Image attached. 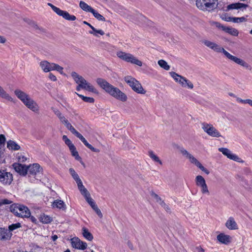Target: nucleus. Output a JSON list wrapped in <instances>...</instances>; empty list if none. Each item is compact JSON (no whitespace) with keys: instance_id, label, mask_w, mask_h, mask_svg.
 I'll return each mask as SVG.
<instances>
[{"instance_id":"obj_46","label":"nucleus","mask_w":252,"mask_h":252,"mask_svg":"<svg viewBox=\"0 0 252 252\" xmlns=\"http://www.w3.org/2000/svg\"><path fill=\"white\" fill-rule=\"evenodd\" d=\"M180 151L181 153L183 155L186 156L188 158H189L191 156V154H189L186 150H185L184 148H181L180 149Z\"/></svg>"},{"instance_id":"obj_42","label":"nucleus","mask_w":252,"mask_h":252,"mask_svg":"<svg viewBox=\"0 0 252 252\" xmlns=\"http://www.w3.org/2000/svg\"><path fill=\"white\" fill-rule=\"evenodd\" d=\"M53 110L54 113L58 116L61 121H62L63 120H64L65 117L62 115V114L59 110L56 109H53Z\"/></svg>"},{"instance_id":"obj_59","label":"nucleus","mask_w":252,"mask_h":252,"mask_svg":"<svg viewBox=\"0 0 252 252\" xmlns=\"http://www.w3.org/2000/svg\"><path fill=\"white\" fill-rule=\"evenodd\" d=\"M49 78L53 81H56L57 80V78L55 75H54L52 73H50L49 74Z\"/></svg>"},{"instance_id":"obj_13","label":"nucleus","mask_w":252,"mask_h":252,"mask_svg":"<svg viewBox=\"0 0 252 252\" xmlns=\"http://www.w3.org/2000/svg\"><path fill=\"white\" fill-rule=\"evenodd\" d=\"M71 243L73 248L78 250H84L87 247V244L86 242L81 241L77 237L71 239Z\"/></svg>"},{"instance_id":"obj_64","label":"nucleus","mask_w":252,"mask_h":252,"mask_svg":"<svg viewBox=\"0 0 252 252\" xmlns=\"http://www.w3.org/2000/svg\"><path fill=\"white\" fill-rule=\"evenodd\" d=\"M28 218H30V220L33 223H36L37 222V220L36 219V218L35 217H34L33 216H31V215L30 216V217H29Z\"/></svg>"},{"instance_id":"obj_43","label":"nucleus","mask_w":252,"mask_h":252,"mask_svg":"<svg viewBox=\"0 0 252 252\" xmlns=\"http://www.w3.org/2000/svg\"><path fill=\"white\" fill-rule=\"evenodd\" d=\"M78 189L84 196L89 195L90 193L84 186H82V188H80Z\"/></svg>"},{"instance_id":"obj_22","label":"nucleus","mask_w":252,"mask_h":252,"mask_svg":"<svg viewBox=\"0 0 252 252\" xmlns=\"http://www.w3.org/2000/svg\"><path fill=\"white\" fill-rule=\"evenodd\" d=\"M226 227L230 230H235L238 229V226L234 219L230 217L225 223Z\"/></svg>"},{"instance_id":"obj_1","label":"nucleus","mask_w":252,"mask_h":252,"mask_svg":"<svg viewBox=\"0 0 252 252\" xmlns=\"http://www.w3.org/2000/svg\"><path fill=\"white\" fill-rule=\"evenodd\" d=\"M96 82L102 89L113 97L123 102L127 100V97L125 93L119 88L114 87L104 79L98 78L96 79Z\"/></svg>"},{"instance_id":"obj_53","label":"nucleus","mask_w":252,"mask_h":252,"mask_svg":"<svg viewBox=\"0 0 252 252\" xmlns=\"http://www.w3.org/2000/svg\"><path fill=\"white\" fill-rule=\"evenodd\" d=\"M66 127L73 134L76 130L72 126L71 124L69 123L67 125H65Z\"/></svg>"},{"instance_id":"obj_63","label":"nucleus","mask_w":252,"mask_h":252,"mask_svg":"<svg viewBox=\"0 0 252 252\" xmlns=\"http://www.w3.org/2000/svg\"><path fill=\"white\" fill-rule=\"evenodd\" d=\"M236 100H237V101H238L239 102H241L242 103H244V104L247 103V99H242L239 97H237L236 98Z\"/></svg>"},{"instance_id":"obj_61","label":"nucleus","mask_w":252,"mask_h":252,"mask_svg":"<svg viewBox=\"0 0 252 252\" xmlns=\"http://www.w3.org/2000/svg\"><path fill=\"white\" fill-rule=\"evenodd\" d=\"M222 20L227 21V22H230L232 21V17H229V16H225L224 17L221 18Z\"/></svg>"},{"instance_id":"obj_50","label":"nucleus","mask_w":252,"mask_h":252,"mask_svg":"<svg viewBox=\"0 0 252 252\" xmlns=\"http://www.w3.org/2000/svg\"><path fill=\"white\" fill-rule=\"evenodd\" d=\"M77 137L79 138V139L83 142L86 139L83 136L82 134H81L77 130L73 133Z\"/></svg>"},{"instance_id":"obj_17","label":"nucleus","mask_w":252,"mask_h":252,"mask_svg":"<svg viewBox=\"0 0 252 252\" xmlns=\"http://www.w3.org/2000/svg\"><path fill=\"white\" fill-rule=\"evenodd\" d=\"M14 93L24 104L30 98V96L28 94L20 90H16L14 91Z\"/></svg>"},{"instance_id":"obj_31","label":"nucleus","mask_w":252,"mask_h":252,"mask_svg":"<svg viewBox=\"0 0 252 252\" xmlns=\"http://www.w3.org/2000/svg\"><path fill=\"white\" fill-rule=\"evenodd\" d=\"M0 96L8 101H12V98L0 86Z\"/></svg>"},{"instance_id":"obj_23","label":"nucleus","mask_w":252,"mask_h":252,"mask_svg":"<svg viewBox=\"0 0 252 252\" xmlns=\"http://www.w3.org/2000/svg\"><path fill=\"white\" fill-rule=\"evenodd\" d=\"M218 240L221 243L227 245L230 243V236L225 235L223 233H220L217 236Z\"/></svg>"},{"instance_id":"obj_57","label":"nucleus","mask_w":252,"mask_h":252,"mask_svg":"<svg viewBox=\"0 0 252 252\" xmlns=\"http://www.w3.org/2000/svg\"><path fill=\"white\" fill-rule=\"evenodd\" d=\"M237 4H238V6H237L238 9H240L242 8H246V7H247L248 6V4L242 3H240V2H238Z\"/></svg>"},{"instance_id":"obj_26","label":"nucleus","mask_w":252,"mask_h":252,"mask_svg":"<svg viewBox=\"0 0 252 252\" xmlns=\"http://www.w3.org/2000/svg\"><path fill=\"white\" fill-rule=\"evenodd\" d=\"M7 148L10 150L17 151L20 150V146L15 141L9 140L7 142Z\"/></svg>"},{"instance_id":"obj_37","label":"nucleus","mask_w":252,"mask_h":252,"mask_svg":"<svg viewBox=\"0 0 252 252\" xmlns=\"http://www.w3.org/2000/svg\"><path fill=\"white\" fill-rule=\"evenodd\" d=\"M87 202L90 204L92 208L94 207L96 205L95 202L93 200V198L91 197L90 193H89V195H86L84 196Z\"/></svg>"},{"instance_id":"obj_55","label":"nucleus","mask_w":252,"mask_h":252,"mask_svg":"<svg viewBox=\"0 0 252 252\" xmlns=\"http://www.w3.org/2000/svg\"><path fill=\"white\" fill-rule=\"evenodd\" d=\"M214 25H215L216 27L221 29L222 31H223L224 28H225L226 27L225 26L222 25L220 23L218 22H214Z\"/></svg>"},{"instance_id":"obj_29","label":"nucleus","mask_w":252,"mask_h":252,"mask_svg":"<svg viewBox=\"0 0 252 252\" xmlns=\"http://www.w3.org/2000/svg\"><path fill=\"white\" fill-rule=\"evenodd\" d=\"M79 6L83 10L86 12H90L92 13V12L94 10V9L91 6L89 5L88 4H87L83 1H80Z\"/></svg>"},{"instance_id":"obj_32","label":"nucleus","mask_w":252,"mask_h":252,"mask_svg":"<svg viewBox=\"0 0 252 252\" xmlns=\"http://www.w3.org/2000/svg\"><path fill=\"white\" fill-rule=\"evenodd\" d=\"M69 149L72 155L75 157L76 159L78 160H81V158L79 156L78 153L76 151V148L74 145H71V146L69 147Z\"/></svg>"},{"instance_id":"obj_27","label":"nucleus","mask_w":252,"mask_h":252,"mask_svg":"<svg viewBox=\"0 0 252 252\" xmlns=\"http://www.w3.org/2000/svg\"><path fill=\"white\" fill-rule=\"evenodd\" d=\"M82 235L86 239L90 241H92L94 238L92 234L86 227L82 228Z\"/></svg>"},{"instance_id":"obj_35","label":"nucleus","mask_w":252,"mask_h":252,"mask_svg":"<svg viewBox=\"0 0 252 252\" xmlns=\"http://www.w3.org/2000/svg\"><path fill=\"white\" fill-rule=\"evenodd\" d=\"M76 94L78 95V96L79 97H80L85 102H89V103H94V99L93 97L85 96L82 94H80L76 93Z\"/></svg>"},{"instance_id":"obj_14","label":"nucleus","mask_w":252,"mask_h":252,"mask_svg":"<svg viewBox=\"0 0 252 252\" xmlns=\"http://www.w3.org/2000/svg\"><path fill=\"white\" fill-rule=\"evenodd\" d=\"M227 59L235 62L238 64L243 66L246 69L251 70L252 66L244 60L231 55L230 53L227 57Z\"/></svg>"},{"instance_id":"obj_36","label":"nucleus","mask_w":252,"mask_h":252,"mask_svg":"<svg viewBox=\"0 0 252 252\" xmlns=\"http://www.w3.org/2000/svg\"><path fill=\"white\" fill-rule=\"evenodd\" d=\"M92 13L93 14L94 16L99 21H105V18L101 15L100 14H99L98 12L95 11L94 9L93 10L92 12Z\"/></svg>"},{"instance_id":"obj_45","label":"nucleus","mask_w":252,"mask_h":252,"mask_svg":"<svg viewBox=\"0 0 252 252\" xmlns=\"http://www.w3.org/2000/svg\"><path fill=\"white\" fill-rule=\"evenodd\" d=\"M151 195L153 197H154L156 199V201L158 203H159V202H161V201H163V200H161L160 197H159L157 194H156L154 192L152 191L151 192Z\"/></svg>"},{"instance_id":"obj_18","label":"nucleus","mask_w":252,"mask_h":252,"mask_svg":"<svg viewBox=\"0 0 252 252\" xmlns=\"http://www.w3.org/2000/svg\"><path fill=\"white\" fill-rule=\"evenodd\" d=\"M24 104L30 110L34 112H37L39 111V107L37 104L31 97L26 101Z\"/></svg>"},{"instance_id":"obj_8","label":"nucleus","mask_w":252,"mask_h":252,"mask_svg":"<svg viewBox=\"0 0 252 252\" xmlns=\"http://www.w3.org/2000/svg\"><path fill=\"white\" fill-rule=\"evenodd\" d=\"M169 73L175 81L179 83L183 87H188L190 89H192L193 88V84L186 78L178 75L175 72L172 71Z\"/></svg>"},{"instance_id":"obj_49","label":"nucleus","mask_w":252,"mask_h":252,"mask_svg":"<svg viewBox=\"0 0 252 252\" xmlns=\"http://www.w3.org/2000/svg\"><path fill=\"white\" fill-rule=\"evenodd\" d=\"M159 204L164 208V209L167 212L170 213L171 212L170 208L166 204V203L163 201L159 202Z\"/></svg>"},{"instance_id":"obj_9","label":"nucleus","mask_w":252,"mask_h":252,"mask_svg":"<svg viewBox=\"0 0 252 252\" xmlns=\"http://www.w3.org/2000/svg\"><path fill=\"white\" fill-rule=\"evenodd\" d=\"M13 180V175L10 172L6 169H0V183L2 185H10Z\"/></svg>"},{"instance_id":"obj_10","label":"nucleus","mask_w":252,"mask_h":252,"mask_svg":"<svg viewBox=\"0 0 252 252\" xmlns=\"http://www.w3.org/2000/svg\"><path fill=\"white\" fill-rule=\"evenodd\" d=\"M202 128L209 136L214 137H220L221 136L220 132L212 125L203 123L202 124Z\"/></svg>"},{"instance_id":"obj_51","label":"nucleus","mask_w":252,"mask_h":252,"mask_svg":"<svg viewBox=\"0 0 252 252\" xmlns=\"http://www.w3.org/2000/svg\"><path fill=\"white\" fill-rule=\"evenodd\" d=\"M81 89H83L88 91V88H87V85L78 84V85L76 87V90L77 91H79L81 90Z\"/></svg>"},{"instance_id":"obj_54","label":"nucleus","mask_w":252,"mask_h":252,"mask_svg":"<svg viewBox=\"0 0 252 252\" xmlns=\"http://www.w3.org/2000/svg\"><path fill=\"white\" fill-rule=\"evenodd\" d=\"M11 201L7 199H4L0 201V206L5 204H10Z\"/></svg>"},{"instance_id":"obj_44","label":"nucleus","mask_w":252,"mask_h":252,"mask_svg":"<svg viewBox=\"0 0 252 252\" xmlns=\"http://www.w3.org/2000/svg\"><path fill=\"white\" fill-rule=\"evenodd\" d=\"M63 140L65 142V144L68 146V147H70L71 145H73V144L72 143L71 141L68 138L66 135H63Z\"/></svg>"},{"instance_id":"obj_7","label":"nucleus","mask_w":252,"mask_h":252,"mask_svg":"<svg viewBox=\"0 0 252 252\" xmlns=\"http://www.w3.org/2000/svg\"><path fill=\"white\" fill-rule=\"evenodd\" d=\"M71 75L77 84L87 85L88 91L98 94V91L93 85L88 83L82 76L78 75L76 72H72Z\"/></svg>"},{"instance_id":"obj_5","label":"nucleus","mask_w":252,"mask_h":252,"mask_svg":"<svg viewBox=\"0 0 252 252\" xmlns=\"http://www.w3.org/2000/svg\"><path fill=\"white\" fill-rule=\"evenodd\" d=\"M39 65L44 72H48L53 70H56L61 74H63V67L55 63H50L47 61H41Z\"/></svg>"},{"instance_id":"obj_48","label":"nucleus","mask_w":252,"mask_h":252,"mask_svg":"<svg viewBox=\"0 0 252 252\" xmlns=\"http://www.w3.org/2000/svg\"><path fill=\"white\" fill-rule=\"evenodd\" d=\"M93 210L95 212V213L97 214V215L100 218H102L103 215L102 213L101 212V211L100 209L97 207V205H96L94 207L92 208Z\"/></svg>"},{"instance_id":"obj_19","label":"nucleus","mask_w":252,"mask_h":252,"mask_svg":"<svg viewBox=\"0 0 252 252\" xmlns=\"http://www.w3.org/2000/svg\"><path fill=\"white\" fill-rule=\"evenodd\" d=\"M27 168L28 173L30 175L34 176L37 174V173L39 172L40 166L38 163H34L32 165H31L27 166Z\"/></svg>"},{"instance_id":"obj_4","label":"nucleus","mask_w":252,"mask_h":252,"mask_svg":"<svg viewBox=\"0 0 252 252\" xmlns=\"http://www.w3.org/2000/svg\"><path fill=\"white\" fill-rule=\"evenodd\" d=\"M125 81L131 88L133 91L140 94H145L146 91L143 88L140 83L131 76L124 77Z\"/></svg>"},{"instance_id":"obj_40","label":"nucleus","mask_w":252,"mask_h":252,"mask_svg":"<svg viewBox=\"0 0 252 252\" xmlns=\"http://www.w3.org/2000/svg\"><path fill=\"white\" fill-rule=\"evenodd\" d=\"M69 173L72 176V178L74 179V180L76 181L78 180L80 178L77 174V173L75 172V171L73 168H70L69 170Z\"/></svg>"},{"instance_id":"obj_28","label":"nucleus","mask_w":252,"mask_h":252,"mask_svg":"<svg viewBox=\"0 0 252 252\" xmlns=\"http://www.w3.org/2000/svg\"><path fill=\"white\" fill-rule=\"evenodd\" d=\"M223 31L235 36H238L239 34V32L237 29L229 27H226L225 28H224Z\"/></svg>"},{"instance_id":"obj_56","label":"nucleus","mask_w":252,"mask_h":252,"mask_svg":"<svg viewBox=\"0 0 252 252\" xmlns=\"http://www.w3.org/2000/svg\"><path fill=\"white\" fill-rule=\"evenodd\" d=\"M48 5L49 6H50L51 8L52 9V10L55 12H56V13L58 12V11H59V8L55 6V5H53L52 3H48Z\"/></svg>"},{"instance_id":"obj_25","label":"nucleus","mask_w":252,"mask_h":252,"mask_svg":"<svg viewBox=\"0 0 252 252\" xmlns=\"http://www.w3.org/2000/svg\"><path fill=\"white\" fill-rule=\"evenodd\" d=\"M53 208H57L60 209L65 210L66 209V205L64 202L61 200H55L52 203Z\"/></svg>"},{"instance_id":"obj_2","label":"nucleus","mask_w":252,"mask_h":252,"mask_svg":"<svg viewBox=\"0 0 252 252\" xmlns=\"http://www.w3.org/2000/svg\"><path fill=\"white\" fill-rule=\"evenodd\" d=\"M10 210L15 216L21 217H29L31 215V212L29 208L22 204L15 203L10 206Z\"/></svg>"},{"instance_id":"obj_3","label":"nucleus","mask_w":252,"mask_h":252,"mask_svg":"<svg viewBox=\"0 0 252 252\" xmlns=\"http://www.w3.org/2000/svg\"><path fill=\"white\" fill-rule=\"evenodd\" d=\"M196 5L202 11H212L218 7V0H196Z\"/></svg>"},{"instance_id":"obj_16","label":"nucleus","mask_w":252,"mask_h":252,"mask_svg":"<svg viewBox=\"0 0 252 252\" xmlns=\"http://www.w3.org/2000/svg\"><path fill=\"white\" fill-rule=\"evenodd\" d=\"M219 151L221 152L224 155L226 156L228 158L232 159L235 161H238L239 159V157L233 154L231 151L226 148H220L219 149Z\"/></svg>"},{"instance_id":"obj_33","label":"nucleus","mask_w":252,"mask_h":252,"mask_svg":"<svg viewBox=\"0 0 252 252\" xmlns=\"http://www.w3.org/2000/svg\"><path fill=\"white\" fill-rule=\"evenodd\" d=\"M158 65L162 68L166 70L170 69V66L167 64V62L163 60H160L158 61Z\"/></svg>"},{"instance_id":"obj_38","label":"nucleus","mask_w":252,"mask_h":252,"mask_svg":"<svg viewBox=\"0 0 252 252\" xmlns=\"http://www.w3.org/2000/svg\"><path fill=\"white\" fill-rule=\"evenodd\" d=\"M190 162L193 164H194L197 167H199L201 165V163L197 160L192 155L188 158Z\"/></svg>"},{"instance_id":"obj_30","label":"nucleus","mask_w":252,"mask_h":252,"mask_svg":"<svg viewBox=\"0 0 252 252\" xmlns=\"http://www.w3.org/2000/svg\"><path fill=\"white\" fill-rule=\"evenodd\" d=\"M39 220L43 223H48L52 221V218L49 216L43 214L40 216Z\"/></svg>"},{"instance_id":"obj_24","label":"nucleus","mask_w":252,"mask_h":252,"mask_svg":"<svg viewBox=\"0 0 252 252\" xmlns=\"http://www.w3.org/2000/svg\"><path fill=\"white\" fill-rule=\"evenodd\" d=\"M83 23L85 25H88L89 27H90L93 31H89V32L90 34H92L94 35L95 36H98V35L97 33H99L101 35H103L104 34V32L101 30H96L95 28H94L92 25H91L90 23L86 21H84Z\"/></svg>"},{"instance_id":"obj_12","label":"nucleus","mask_w":252,"mask_h":252,"mask_svg":"<svg viewBox=\"0 0 252 252\" xmlns=\"http://www.w3.org/2000/svg\"><path fill=\"white\" fill-rule=\"evenodd\" d=\"M196 185L201 189V191L203 194H209V191L204 178L201 175H198L195 178Z\"/></svg>"},{"instance_id":"obj_58","label":"nucleus","mask_w":252,"mask_h":252,"mask_svg":"<svg viewBox=\"0 0 252 252\" xmlns=\"http://www.w3.org/2000/svg\"><path fill=\"white\" fill-rule=\"evenodd\" d=\"M198 168L207 175H208L210 173L209 170L205 168L202 164H201V165H200Z\"/></svg>"},{"instance_id":"obj_60","label":"nucleus","mask_w":252,"mask_h":252,"mask_svg":"<svg viewBox=\"0 0 252 252\" xmlns=\"http://www.w3.org/2000/svg\"><path fill=\"white\" fill-rule=\"evenodd\" d=\"M5 141V137L4 135H0V144H3Z\"/></svg>"},{"instance_id":"obj_62","label":"nucleus","mask_w":252,"mask_h":252,"mask_svg":"<svg viewBox=\"0 0 252 252\" xmlns=\"http://www.w3.org/2000/svg\"><path fill=\"white\" fill-rule=\"evenodd\" d=\"M76 182L77 184L78 189L80 188H82V186H83V185L82 182L80 179H79L78 180L76 181Z\"/></svg>"},{"instance_id":"obj_34","label":"nucleus","mask_w":252,"mask_h":252,"mask_svg":"<svg viewBox=\"0 0 252 252\" xmlns=\"http://www.w3.org/2000/svg\"><path fill=\"white\" fill-rule=\"evenodd\" d=\"M149 156L155 161L158 162L160 165L162 164L161 161L159 159V158L156 156L152 151L149 152Z\"/></svg>"},{"instance_id":"obj_47","label":"nucleus","mask_w":252,"mask_h":252,"mask_svg":"<svg viewBox=\"0 0 252 252\" xmlns=\"http://www.w3.org/2000/svg\"><path fill=\"white\" fill-rule=\"evenodd\" d=\"M20 227V224L19 223H15V224H12L9 226V229L8 230H9V232L13 231L15 230V229L19 228Z\"/></svg>"},{"instance_id":"obj_15","label":"nucleus","mask_w":252,"mask_h":252,"mask_svg":"<svg viewBox=\"0 0 252 252\" xmlns=\"http://www.w3.org/2000/svg\"><path fill=\"white\" fill-rule=\"evenodd\" d=\"M12 166L15 171L20 175L25 176L28 174V168L26 165L19 163H14Z\"/></svg>"},{"instance_id":"obj_20","label":"nucleus","mask_w":252,"mask_h":252,"mask_svg":"<svg viewBox=\"0 0 252 252\" xmlns=\"http://www.w3.org/2000/svg\"><path fill=\"white\" fill-rule=\"evenodd\" d=\"M57 14L58 15L63 17L65 20L68 21H74L76 19L74 15H70L68 12L62 10L60 9H59Z\"/></svg>"},{"instance_id":"obj_39","label":"nucleus","mask_w":252,"mask_h":252,"mask_svg":"<svg viewBox=\"0 0 252 252\" xmlns=\"http://www.w3.org/2000/svg\"><path fill=\"white\" fill-rule=\"evenodd\" d=\"M83 143H84V144L87 147H88L89 149H90V150H91L92 151L94 152H95V153H98L99 152V150L98 149H96V148H94V147H93L91 144H90L85 139L83 142Z\"/></svg>"},{"instance_id":"obj_11","label":"nucleus","mask_w":252,"mask_h":252,"mask_svg":"<svg viewBox=\"0 0 252 252\" xmlns=\"http://www.w3.org/2000/svg\"><path fill=\"white\" fill-rule=\"evenodd\" d=\"M202 42L207 47L210 48V49L213 50L214 51L217 52H222L225 55V56L227 58L229 54L227 51H226L223 48L221 47L220 45H218L215 42L210 41L208 40H203Z\"/></svg>"},{"instance_id":"obj_41","label":"nucleus","mask_w":252,"mask_h":252,"mask_svg":"<svg viewBox=\"0 0 252 252\" xmlns=\"http://www.w3.org/2000/svg\"><path fill=\"white\" fill-rule=\"evenodd\" d=\"M247 19L244 17H232V21L233 23H242L246 21Z\"/></svg>"},{"instance_id":"obj_21","label":"nucleus","mask_w":252,"mask_h":252,"mask_svg":"<svg viewBox=\"0 0 252 252\" xmlns=\"http://www.w3.org/2000/svg\"><path fill=\"white\" fill-rule=\"evenodd\" d=\"M12 233L9 230L4 228H0V240H7L10 239Z\"/></svg>"},{"instance_id":"obj_6","label":"nucleus","mask_w":252,"mask_h":252,"mask_svg":"<svg viewBox=\"0 0 252 252\" xmlns=\"http://www.w3.org/2000/svg\"><path fill=\"white\" fill-rule=\"evenodd\" d=\"M117 55L119 58L127 62L136 64L139 66H141L142 65V62L138 60L131 54L120 51L117 52Z\"/></svg>"},{"instance_id":"obj_52","label":"nucleus","mask_w":252,"mask_h":252,"mask_svg":"<svg viewBox=\"0 0 252 252\" xmlns=\"http://www.w3.org/2000/svg\"><path fill=\"white\" fill-rule=\"evenodd\" d=\"M237 6H238L237 3H232L227 6V10H229L230 9H238Z\"/></svg>"}]
</instances>
